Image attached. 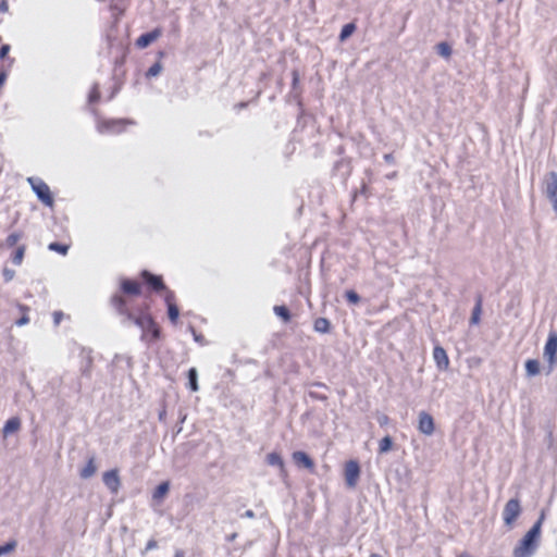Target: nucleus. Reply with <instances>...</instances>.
Listing matches in <instances>:
<instances>
[{"label":"nucleus","mask_w":557,"mask_h":557,"mask_svg":"<svg viewBox=\"0 0 557 557\" xmlns=\"http://www.w3.org/2000/svg\"><path fill=\"white\" fill-rule=\"evenodd\" d=\"M147 294H160L166 305L168 317L173 325L178 323L180 309L175 293L170 289L162 275L148 270L139 272L138 277H121L119 288L110 297V306L125 325H136L141 330L140 339L151 344L161 338V329L151 313Z\"/></svg>","instance_id":"f257e3e1"},{"label":"nucleus","mask_w":557,"mask_h":557,"mask_svg":"<svg viewBox=\"0 0 557 557\" xmlns=\"http://www.w3.org/2000/svg\"><path fill=\"white\" fill-rule=\"evenodd\" d=\"M542 518L523 535L512 552L513 557H532L541 539Z\"/></svg>","instance_id":"f03ea898"},{"label":"nucleus","mask_w":557,"mask_h":557,"mask_svg":"<svg viewBox=\"0 0 557 557\" xmlns=\"http://www.w3.org/2000/svg\"><path fill=\"white\" fill-rule=\"evenodd\" d=\"M27 182L32 186L34 193L38 199L47 207L52 208L54 205L53 196L50 191V187L40 178L28 177Z\"/></svg>","instance_id":"7ed1b4c3"},{"label":"nucleus","mask_w":557,"mask_h":557,"mask_svg":"<svg viewBox=\"0 0 557 557\" xmlns=\"http://www.w3.org/2000/svg\"><path fill=\"white\" fill-rule=\"evenodd\" d=\"M131 124L133 121L127 119H102L97 123V131L101 134L121 133Z\"/></svg>","instance_id":"20e7f679"},{"label":"nucleus","mask_w":557,"mask_h":557,"mask_svg":"<svg viewBox=\"0 0 557 557\" xmlns=\"http://www.w3.org/2000/svg\"><path fill=\"white\" fill-rule=\"evenodd\" d=\"M543 356L548 362V372H552L557 364V333L555 331L548 334Z\"/></svg>","instance_id":"39448f33"},{"label":"nucleus","mask_w":557,"mask_h":557,"mask_svg":"<svg viewBox=\"0 0 557 557\" xmlns=\"http://www.w3.org/2000/svg\"><path fill=\"white\" fill-rule=\"evenodd\" d=\"M522 508L518 498L509 499L503 510V519L507 527L511 528L521 515Z\"/></svg>","instance_id":"423d86ee"},{"label":"nucleus","mask_w":557,"mask_h":557,"mask_svg":"<svg viewBox=\"0 0 557 557\" xmlns=\"http://www.w3.org/2000/svg\"><path fill=\"white\" fill-rule=\"evenodd\" d=\"M344 476L346 485L350 488L356 487L360 478V466L357 460H348L344 466Z\"/></svg>","instance_id":"0eeeda50"},{"label":"nucleus","mask_w":557,"mask_h":557,"mask_svg":"<svg viewBox=\"0 0 557 557\" xmlns=\"http://www.w3.org/2000/svg\"><path fill=\"white\" fill-rule=\"evenodd\" d=\"M543 187L545 196L552 200L557 197V172H548L543 180Z\"/></svg>","instance_id":"6e6552de"},{"label":"nucleus","mask_w":557,"mask_h":557,"mask_svg":"<svg viewBox=\"0 0 557 557\" xmlns=\"http://www.w3.org/2000/svg\"><path fill=\"white\" fill-rule=\"evenodd\" d=\"M102 481L112 494H116L121 487V479L117 469L106 471Z\"/></svg>","instance_id":"1a4fd4ad"},{"label":"nucleus","mask_w":557,"mask_h":557,"mask_svg":"<svg viewBox=\"0 0 557 557\" xmlns=\"http://www.w3.org/2000/svg\"><path fill=\"white\" fill-rule=\"evenodd\" d=\"M418 430L425 435L433 434L435 424L433 417L430 413L425 411L419 413Z\"/></svg>","instance_id":"9d476101"},{"label":"nucleus","mask_w":557,"mask_h":557,"mask_svg":"<svg viewBox=\"0 0 557 557\" xmlns=\"http://www.w3.org/2000/svg\"><path fill=\"white\" fill-rule=\"evenodd\" d=\"M161 35H162V29L159 27L154 28L153 30H151L149 33H145V34L140 35L136 39L135 45L139 49H145L149 45H151L153 41H156L158 38H160Z\"/></svg>","instance_id":"9b49d317"},{"label":"nucleus","mask_w":557,"mask_h":557,"mask_svg":"<svg viewBox=\"0 0 557 557\" xmlns=\"http://www.w3.org/2000/svg\"><path fill=\"white\" fill-rule=\"evenodd\" d=\"M433 358L436 363V367L446 371L449 368V358L446 350L442 346H435L433 349Z\"/></svg>","instance_id":"f8f14e48"},{"label":"nucleus","mask_w":557,"mask_h":557,"mask_svg":"<svg viewBox=\"0 0 557 557\" xmlns=\"http://www.w3.org/2000/svg\"><path fill=\"white\" fill-rule=\"evenodd\" d=\"M292 458L297 467L306 468L310 471L314 470V461L305 451H294Z\"/></svg>","instance_id":"ddd939ff"},{"label":"nucleus","mask_w":557,"mask_h":557,"mask_svg":"<svg viewBox=\"0 0 557 557\" xmlns=\"http://www.w3.org/2000/svg\"><path fill=\"white\" fill-rule=\"evenodd\" d=\"M267 462L270 466L277 467L282 474L286 473V468L283 458L277 453H270L267 456Z\"/></svg>","instance_id":"4468645a"},{"label":"nucleus","mask_w":557,"mask_h":557,"mask_svg":"<svg viewBox=\"0 0 557 557\" xmlns=\"http://www.w3.org/2000/svg\"><path fill=\"white\" fill-rule=\"evenodd\" d=\"M97 472V465L94 457H90L85 467L79 471L82 479H89Z\"/></svg>","instance_id":"2eb2a0df"},{"label":"nucleus","mask_w":557,"mask_h":557,"mask_svg":"<svg viewBox=\"0 0 557 557\" xmlns=\"http://www.w3.org/2000/svg\"><path fill=\"white\" fill-rule=\"evenodd\" d=\"M21 428V420L17 417L9 419L3 426V435L8 436L11 433L18 431Z\"/></svg>","instance_id":"dca6fc26"},{"label":"nucleus","mask_w":557,"mask_h":557,"mask_svg":"<svg viewBox=\"0 0 557 557\" xmlns=\"http://www.w3.org/2000/svg\"><path fill=\"white\" fill-rule=\"evenodd\" d=\"M313 329L318 333H329L331 330V323L326 318H318L314 320Z\"/></svg>","instance_id":"f3484780"},{"label":"nucleus","mask_w":557,"mask_h":557,"mask_svg":"<svg viewBox=\"0 0 557 557\" xmlns=\"http://www.w3.org/2000/svg\"><path fill=\"white\" fill-rule=\"evenodd\" d=\"M170 490V483L168 481L160 483L153 491L152 498L156 500H162Z\"/></svg>","instance_id":"a211bd4d"},{"label":"nucleus","mask_w":557,"mask_h":557,"mask_svg":"<svg viewBox=\"0 0 557 557\" xmlns=\"http://www.w3.org/2000/svg\"><path fill=\"white\" fill-rule=\"evenodd\" d=\"M71 247L70 243H50L48 249L65 256Z\"/></svg>","instance_id":"6ab92c4d"},{"label":"nucleus","mask_w":557,"mask_h":557,"mask_svg":"<svg viewBox=\"0 0 557 557\" xmlns=\"http://www.w3.org/2000/svg\"><path fill=\"white\" fill-rule=\"evenodd\" d=\"M525 371L530 376L537 375L540 373V362L536 359H528L525 361Z\"/></svg>","instance_id":"aec40b11"},{"label":"nucleus","mask_w":557,"mask_h":557,"mask_svg":"<svg viewBox=\"0 0 557 557\" xmlns=\"http://www.w3.org/2000/svg\"><path fill=\"white\" fill-rule=\"evenodd\" d=\"M481 312H482V297L479 296L476 299V304L472 311L471 323L478 324L480 322Z\"/></svg>","instance_id":"412c9836"},{"label":"nucleus","mask_w":557,"mask_h":557,"mask_svg":"<svg viewBox=\"0 0 557 557\" xmlns=\"http://www.w3.org/2000/svg\"><path fill=\"white\" fill-rule=\"evenodd\" d=\"M393 447V440L391 436H385L379 442V453L385 454L389 451Z\"/></svg>","instance_id":"4be33fe9"},{"label":"nucleus","mask_w":557,"mask_h":557,"mask_svg":"<svg viewBox=\"0 0 557 557\" xmlns=\"http://www.w3.org/2000/svg\"><path fill=\"white\" fill-rule=\"evenodd\" d=\"M355 30H356V25L354 23H348V24L344 25L341 30V34H339V40L341 41L346 40L348 37H350L354 34Z\"/></svg>","instance_id":"5701e85b"},{"label":"nucleus","mask_w":557,"mask_h":557,"mask_svg":"<svg viewBox=\"0 0 557 557\" xmlns=\"http://www.w3.org/2000/svg\"><path fill=\"white\" fill-rule=\"evenodd\" d=\"M274 312L277 317H280L285 322H288L292 318L290 312L287 307L285 306H275Z\"/></svg>","instance_id":"b1692460"},{"label":"nucleus","mask_w":557,"mask_h":557,"mask_svg":"<svg viewBox=\"0 0 557 557\" xmlns=\"http://www.w3.org/2000/svg\"><path fill=\"white\" fill-rule=\"evenodd\" d=\"M25 255V246H18L12 255V262L20 265L23 262Z\"/></svg>","instance_id":"393cba45"},{"label":"nucleus","mask_w":557,"mask_h":557,"mask_svg":"<svg viewBox=\"0 0 557 557\" xmlns=\"http://www.w3.org/2000/svg\"><path fill=\"white\" fill-rule=\"evenodd\" d=\"M436 50H437L438 54H441L442 57H444L446 59H448L451 55V47L449 46V44H447L445 41L437 44Z\"/></svg>","instance_id":"a878e982"},{"label":"nucleus","mask_w":557,"mask_h":557,"mask_svg":"<svg viewBox=\"0 0 557 557\" xmlns=\"http://www.w3.org/2000/svg\"><path fill=\"white\" fill-rule=\"evenodd\" d=\"M188 381H189V388L193 392L198 391V382H197V370L195 368H190L188 370Z\"/></svg>","instance_id":"bb28decb"},{"label":"nucleus","mask_w":557,"mask_h":557,"mask_svg":"<svg viewBox=\"0 0 557 557\" xmlns=\"http://www.w3.org/2000/svg\"><path fill=\"white\" fill-rule=\"evenodd\" d=\"M345 298L348 302L354 305H357L360 301L359 295L352 289L346 290Z\"/></svg>","instance_id":"cd10ccee"},{"label":"nucleus","mask_w":557,"mask_h":557,"mask_svg":"<svg viewBox=\"0 0 557 557\" xmlns=\"http://www.w3.org/2000/svg\"><path fill=\"white\" fill-rule=\"evenodd\" d=\"M22 238V234L21 233H12L10 234L7 239H5V244L8 247H13L17 244V242Z\"/></svg>","instance_id":"c85d7f7f"},{"label":"nucleus","mask_w":557,"mask_h":557,"mask_svg":"<svg viewBox=\"0 0 557 557\" xmlns=\"http://www.w3.org/2000/svg\"><path fill=\"white\" fill-rule=\"evenodd\" d=\"M161 70H162V65H161L159 62H157V63H154L153 65H151V66L148 69V71H147V73H146V76H147V77H153V76H157V75H159V74H160Z\"/></svg>","instance_id":"c756f323"},{"label":"nucleus","mask_w":557,"mask_h":557,"mask_svg":"<svg viewBox=\"0 0 557 557\" xmlns=\"http://www.w3.org/2000/svg\"><path fill=\"white\" fill-rule=\"evenodd\" d=\"M15 547H16L15 541H11L4 545H0V556L13 552L15 549Z\"/></svg>","instance_id":"7c9ffc66"},{"label":"nucleus","mask_w":557,"mask_h":557,"mask_svg":"<svg viewBox=\"0 0 557 557\" xmlns=\"http://www.w3.org/2000/svg\"><path fill=\"white\" fill-rule=\"evenodd\" d=\"M20 310L23 312V315L15 323L18 326H22L29 322V318L27 314V308L25 306H20Z\"/></svg>","instance_id":"2f4dec72"},{"label":"nucleus","mask_w":557,"mask_h":557,"mask_svg":"<svg viewBox=\"0 0 557 557\" xmlns=\"http://www.w3.org/2000/svg\"><path fill=\"white\" fill-rule=\"evenodd\" d=\"M292 77H293V79H292V87H293V89H296L299 86V81H300L299 79V73H298L297 70H294L292 72Z\"/></svg>","instance_id":"473e14b6"},{"label":"nucleus","mask_w":557,"mask_h":557,"mask_svg":"<svg viewBox=\"0 0 557 557\" xmlns=\"http://www.w3.org/2000/svg\"><path fill=\"white\" fill-rule=\"evenodd\" d=\"M100 99V92L97 88H94L89 94V102H96Z\"/></svg>","instance_id":"72a5a7b5"},{"label":"nucleus","mask_w":557,"mask_h":557,"mask_svg":"<svg viewBox=\"0 0 557 557\" xmlns=\"http://www.w3.org/2000/svg\"><path fill=\"white\" fill-rule=\"evenodd\" d=\"M53 322L55 325H59L63 319V312L62 311H54L52 313Z\"/></svg>","instance_id":"f704fd0d"},{"label":"nucleus","mask_w":557,"mask_h":557,"mask_svg":"<svg viewBox=\"0 0 557 557\" xmlns=\"http://www.w3.org/2000/svg\"><path fill=\"white\" fill-rule=\"evenodd\" d=\"M9 51H10V46L9 45H3L0 48V59H4L8 55Z\"/></svg>","instance_id":"c9c22d12"},{"label":"nucleus","mask_w":557,"mask_h":557,"mask_svg":"<svg viewBox=\"0 0 557 557\" xmlns=\"http://www.w3.org/2000/svg\"><path fill=\"white\" fill-rule=\"evenodd\" d=\"M384 160L387 162V163H395V157L393 153H386L384 154Z\"/></svg>","instance_id":"e433bc0d"},{"label":"nucleus","mask_w":557,"mask_h":557,"mask_svg":"<svg viewBox=\"0 0 557 557\" xmlns=\"http://www.w3.org/2000/svg\"><path fill=\"white\" fill-rule=\"evenodd\" d=\"M389 422V418L386 414H383L379 418V423L381 425H385Z\"/></svg>","instance_id":"4c0bfd02"},{"label":"nucleus","mask_w":557,"mask_h":557,"mask_svg":"<svg viewBox=\"0 0 557 557\" xmlns=\"http://www.w3.org/2000/svg\"><path fill=\"white\" fill-rule=\"evenodd\" d=\"M154 547H157V542L156 541H149L147 543V547H146L147 549H152Z\"/></svg>","instance_id":"58836bf2"},{"label":"nucleus","mask_w":557,"mask_h":557,"mask_svg":"<svg viewBox=\"0 0 557 557\" xmlns=\"http://www.w3.org/2000/svg\"><path fill=\"white\" fill-rule=\"evenodd\" d=\"M456 557H474V556L468 552H461Z\"/></svg>","instance_id":"ea45409f"},{"label":"nucleus","mask_w":557,"mask_h":557,"mask_svg":"<svg viewBox=\"0 0 557 557\" xmlns=\"http://www.w3.org/2000/svg\"><path fill=\"white\" fill-rule=\"evenodd\" d=\"M174 557H185V553L182 549H177L174 554Z\"/></svg>","instance_id":"a19ab883"},{"label":"nucleus","mask_w":557,"mask_h":557,"mask_svg":"<svg viewBox=\"0 0 557 557\" xmlns=\"http://www.w3.org/2000/svg\"><path fill=\"white\" fill-rule=\"evenodd\" d=\"M4 275H5L7 280H11L12 278V273H10L9 271H5Z\"/></svg>","instance_id":"79ce46f5"},{"label":"nucleus","mask_w":557,"mask_h":557,"mask_svg":"<svg viewBox=\"0 0 557 557\" xmlns=\"http://www.w3.org/2000/svg\"><path fill=\"white\" fill-rule=\"evenodd\" d=\"M246 516H247V517H253V512H252L251 510H248V511L246 512Z\"/></svg>","instance_id":"37998d69"},{"label":"nucleus","mask_w":557,"mask_h":557,"mask_svg":"<svg viewBox=\"0 0 557 557\" xmlns=\"http://www.w3.org/2000/svg\"><path fill=\"white\" fill-rule=\"evenodd\" d=\"M369 557H383V556H381L380 554H375V553H373V554H371Z\"/></svg>","instance_id":"c03bdc74"},{"label":"nucleus","mask_w":557,"mask_h":557,"mask_svg":"<svg viewBox=\"0 0 557 557\" xmlns=\"http://www.w3.org/2000/svg\"><path fill=\"white\" fill-rule=\"evenodd\" d=\"M396 176V172H394L393 174L391 175H387L388 178H394Z\"/></svg>","instance_id":"a18cd8bd"}]
</instances>
